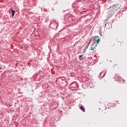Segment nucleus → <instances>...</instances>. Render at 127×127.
Listing matches in <instances>:
<instances>
[{
    "label": "nucleus",
    "mask_w": 127,
    "mask_h": 127,
    "mask_svg": "<svg viewBox=\"0 0 127 127\" xmlns=\"http://www.w3.org/2000/svg\"><path fill=\"white\" fill-rule=\"evenodd\" d=\"M83 55H80L79 56V59L80 60V61H82V60L83 59V58L82 57Z\"/></svg>",
    "instance_id": "obj_4"
},
{
    "label": "nucleus",
    "mask_w": 127,
    "mask_h": 127,
    "mask_svg": "<svg viewBox=\"0 0 127 127\" xmlns=\"http://www.w3.org/2000/svg\"><path fill=\"white\" fill-rule=\"evenodd\" d=\"M11 12H12V13H15V11L12 9Z\"/></svg>",
    "instance_id": "obj_5"
},
{
    "label": "nucleus",
    "mask_w": 127,
    "mask_h": 127,
    "mask_svg": "<svg viewBox=\"0 0 127 127\" xmlns=\"http://www.w3.org/2000/svg\"><path fill=\"white\" fill-rule=\"evenodd\" d=\"M91 41H92V39L89 40V41L86 42V45H85L84 48V53L85 52V51H86V50H87V49L88 48V47H89V46L90 45Z\"/></svg>",
    "instance_id": "obj_2"
},
{
    "label": "nucleus",
    "mask_w": 127,
    "mask_h": 127,
    "mask_svg": "<svg viewBox=\"0 0 127 127\" xmlns=\"http://www.w3.org/2000/svg\"><path fill=\"white\" fill-rule=\"evenodd\" d=\"M100 41V37L95 36L92 41L93 44L91 46V50H94V49H96V47H97V44H98Z\"/></svg>",
    "instance_id": "obj_1"
},
{
    "label": "nucleus",
    "mask_w": 127,
    "mask_h": 127,
    "mask_svg": "<svg viewBox=\"0 0 127 127\" xmlns=\"http://www.w3.org/2000/svg\"><path fill=\"white\" fill-rule=\"evenodd\" d=\"M79 109L81 110V111L83 112V113H85L86 112V110L85 109V108L84 107V106H83V105H80L79 106Z\"/></svg>",
    "instance_id": "obj_3"
},
{
    "label": "nucleus",
    "mask_w": 127,
    "mask_h": 127,
    "mask_svg": "<svg viewBox=\"0 0 127 127\" xmlns=\"http://www.w3.org/2000/svg\"><path fill=\"white\" fill-rule=\"evenodd\" d=\"M12 16H14V13H12Z\"/></svg>",
    "instance_id": "obj_6"
}]
</instances>
